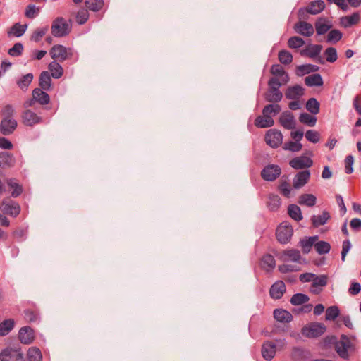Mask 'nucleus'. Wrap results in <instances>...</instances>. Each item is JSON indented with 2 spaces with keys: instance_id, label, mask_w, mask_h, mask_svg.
<instances>
[{
  "instance_id": "obj_3",
  "label": "nucleus",
  "mask_w": 361,
  "mask_h": 361,
  "mask_svg": "<svg viewBox=\"0 0 361 361\" xmlns=\"http://www.w3.org/2000/svg\"><path fill=\"white\" fill-rule=\"evenodd\" d=\"M293 234V227L288 221L282 222L276 231L277 240L281 244L288 243L290 240Z\"/></svg>"
},
{
  "instance_id": "obj_36",
  "label": "nucleus",
  "mask_w": 361,
  "mask_h": 361,
  "mask_svg": "<svg viewBox=\"0 0 361 361\" xmlns=\"http://www.w3.org/2000/svg\"><path fill=\"white\" fill-rule=\"evenodd\" d=\"M350 347L346 342L343 341H340L335 346V350L338 353V355L344 360H348L349 354L348 349Z\"/></svg>"
},
{
  "instance_id": "obj_45",
  "label": "nucleus",
  "mask_w": 361,
  "mask_h": 361,
  "mask_svg": "<svg viewBox=\"0 0 361 361\" xmlns=\"http://www.w3.org/2000/svg\"><path fill=\"white\" fill-rule=\"evenodd\" d=\"M299 121L310 127H314L317 122V117L307 113H302L299 116Z\"/></svg>"
},
{
  "instance_id": "obj_21",
  "label": "nucleus",
  "mask_w": 361,
  "mask_h": 361,
  "mask_svg": "<svg viewBox=\"0 0 361 361\" xmlns=\"http://www.w3.org/2000/svg\"><path fill=\"white\" fill-rule=\"evenodd\" d=\"M260 267L266 272H271L276 267L274 257L270 254L264 255L261 259Z\"/></svg>"
},
{
  "instance_id": "obj_48",
  "label": "nucleus",
  "mask_w": 361,
  "mask_h": 361,
  "mask_svg": "<svg viewBox=\"0 0 361 361\" xmlns=\"http://www.w3.org/2000/svg\"><path fill=\"white\" fill-rule=\"evenodd\" d=\"M279 61L284 65H288L293 61V55L286 49H283L278 54Z\"/></svg>"
},
{
  "instance_id": "obj_42",
  "label": "nucleus",
  "mask_w": 361,
  "mask_h": 361,
  "mask_svg": "<svg viewBox=\"0 0 361 361\" xmlns=\"http://www.w3.org/2000/svg\"><path fill=\"white\" fill-rule=\"evenodd\" d=\"M309 296L304 293H295L290 298V303L293 305H300L309 301Z\"/></svg>"
},
{
  "instance_id": "obj_25",
  "label": "nucleus",
  "mask_w": 361,
  "mask_h": 361,
  "mask_svg": "<svg viewBox=\"0 0 361 361\" xmlns=\"http://www.w3.org/2000/svg\"><path fill=\"white\" fill-rule=\"evenodd\" d=\"M27 28V25H22L20 23H16L11 27L8 30L7 35L8 37H20L24 35Z\"/></svg>"
},
{
  "instance_id": "obj_19",
  "label": "nucleus",
  "mask_w": 361,
  "mask_h": 361,
  "mask_svg": "<svg viewBox=\"0 0 361 361\" xmlns=\"http://www.w3.org/2000/svg\"><path fill=\"white\" fill-rule=\"evenodd\" d=\"M16 164V159L12 153L8 152H0V168L11 169Z\"/></svg>"
},
{
  "instance_id": "obj_28",
  "label": "nucleus",
  "mask_w": 361,
  "mask_h": 361,
  "mask_svg": "<svg viewBox=\"0 0 361 361\" xmlns=\"http://www.w3.org/2000/svg\"><path fill=\"white\" fill-rule=\"evenodd\" d=\"M317 34L319 35H324L332 27L331 24L327 23L326 18H319L314 23Z\"/></svg>"
},
{
  "instance_id": "obj_17",
  "label": "nucleus",
  "mask_w": 361,
  "mask_h": 361,
  "mask_svg": "<svg viewBox=\"0 0 361 361\" xmlns=\"http://www.w3.org/2000/svg\"><path fill=\"white\" fill-rule=\"evenodd\" d=\"M276 345L272 341H266L262 346V355L267 361L271 360L276 354Z\"/></svg>"
},
{
  "instance_id": "obj_7",
  "label": "nucleus",
  "mask_w": 361,
  "mask_h": 361,
  "mask_svg": "<svg viewBox=\"0 0 361 361\" xmlns=\"http://www.w3.org/2000/svg\"><path fill=\"white\" fill-rule=\"evenodd\" d=\"M264 140L268 145L272 148H277L282 143L283 135L281 131L270 129L267 132Z\"/></svg>"
},
{
  "instance_id": "obj_24",
  "label": "nucleus",
  "mask_w": 361,
  "mask_h": 361,
  "mask_svg": "<svg viewBox=\"0 0 361 361\" xmlns=\"http://www.w3.org/2000/svg\"><path fill=\"white\" fill-rule=\"evenodd\" d=\"M331 218L329 213L324 210L322 214L313 215L311 217V221L314 228H318L326 224L328 220Z\"/></svg>"
},
{
  "instance_id": "obj_4",
  "label": "nucleus",
  "mask_w": 361,
  "mask_h": 361,
  "mask_svg": "<svg viewBox=\"0 0 361 361\" xmlns=\"http://www.w3.org/2000/svg\"><path fill=\"white\" fill-rule=\"evenodd\" d=\"M326 331V326L322 323L313 322L308 326L302 327V334L307 338H317L322 336Z\"/></svg>"
},
{
  "instance_id": "obj_54",
  "label": "nucleus",
  "mask_w": 361,
  "mask_h": 361,
  "mask_svg": "<svg viewBox=\"0 0 361 361\" xmlns=\"http://www.w3.org/2000/svg\"><path fill=\"white\" fill-rule=\"evenodd\" d=\"M304 44H305L304 39L298 36L291 37L288 40V46L289 48H291V49L300 48L302 45H304Z\"/></svg>"
},
{
  "instance_id": "obj_59",
  "label": "nucleus",
  "mask_w": 361,
  "mask_h": 361,
  "mask_svg": "<svg viewBox=\"0 0 361 361\" xmlns=\"http://www.w3.org/2000/svg\"><path fill=\"white\" fill-rule=\"evenodd\" d=\"M23 51V45L20 42L14 44L13 47L9 49L8 53L11 56H19L22 54Z\"/></svg>"
},
{
  "instance_id": "obj_1",
  "label": "nucleus",
  "mask_w": 361,
  "mask_h": 361,
  "mask_svg": "<svg viewBox=\"0 0 361 361\" xmlns=\"http://www.w3.org/2000/svg\"><path fill=\"white\" fill-rule=\"evenodd\" d=\"M51 30L54 37H62L70 33L71 25L63 17H58L53 21Z\"/></svg>"
},
{
  "instance_id": "obj_47",
  "label": "nucleus",
  "mask_w": 361,
  "mask_h": 361,
  "mask_svg": "<svg viewBox=\"0 0 361 361\" xmlns=\"http://www.w3.org/2000/svg\"><path fill=\"white\" fill-rule=\"evenodd\" d=\"M0 114L2 118H14L15 109L11 104H6L1 108Z\"/></svg>"
},
{
  "instance_id": "obj_40",
  "label": "nucleus",
  "mask_w": 361,
  "mask_h": 361,
  "mask_svg": "<svg viewBox=\"0 0 361 361\" xmlns=\"http://www.w3.org/2000/svg\"><path fill=\"white\" fill-rule=\"evenodd\" d=\"M288 214L294 220L299 221L302 219L300 208L294 204L288 207Z\"/></svg>"
},
{
  "instance_id": "obj_34",
  "label": "nucleus",
  "mask_w": 361,
  "mask_h": 361,
  "mask_svg": "<svg viewBox=\"0 0 361 361\" xmlns=\"http://www.w3.org/2000/svg\"><path fill=\"white\" fill-rule=\"evenodd\" d=\"M360 19V14L357 12H355L350 16L342 17L341 19V23L343 27H348L358 23Z\"/></svg>"
},
{
  "instance_id": "obj_39",
  "label": "nucleus",
  "mask_w": 361,
  "mask_h": 361,
  "mask_svg": "<svg viewBox=\"0 0 361 361\" xmlns=\"http://www.w3.org/2000/svg\"><path fill=\"white\" fill-rule=\"evenodd\" d=\"M317 202V197L312 194H302L300 196L298 203L301 205L313 207Z\"/></svg>"
},
{
  "instance_id": "obj_8",
  "label": "nucleus",
  "mask_w": 361,
  "mask_h": 361,
  "mask_svg": "<svg viewBox=\"0 0 361 361\" xmlns=\"http://www.w3.org/2000/svg\"><path fill=\"white\" fill-rule=\"evenodd\" d=\"M322 49V46L320 44H311L305 49L301 50V56H308L312 59H316V61L320 63L324 64V61L319 56L320 52Z\"/></svg>"
},
{
  "instance_id": "obj_31",
  "label": "nucleus",
  "mask_w": 361,
  "mask_h": 361,
  "mask_svg": "<svg viewBox=\"0 0 361 361\" xmlns=\"http://www.w3.org/2000/svg\"><path fill=\"white\" fill-rule=\"evenodd\" d=\"M6 182V184L8 185V186L10 188L13 189V191L11 192V196L13 197H17L23 193V187L21 185H20L18 183V182L17 181V180L16 178H7Z\"/></svg>"
},
{
  "instance_id": "obj_15",
  "label": "nucleus",
  "mask_w": 361,
  "mask_h": 361,
  "mask_svg": "<svg viewBox=\"0 0 361 361\" xmlns=\"http://www.w3.org/2000/svg\"><path fill=\"white\" fill-rule=\"evenodd\" d=\"M18 338L23 344L29 345L32 343L35 339L33 329L27 326L22 327L18 332Z\"/></svg>"
},
{
  "instance_id": "obj_49",
  "label": "nucleus",
  "mask_w": 361,
  "mask_h": 361,
  "mask_svg": "<svg viewBox=\"0 0 361 361\" xmlns=\"http://www.w3.org/2000/svg\"><path fill=\"white\" fill-rule=\"evenodd\" d=\"M316 251L319 255L327 254L331 250V245L329 243L321 240L314 244Z\"/></svg>"
},
{
  "instance_id": "obj_37",
  "label": "nucleus",
  "mask_w": 361,
  "mask_h": 361,
  "mask_svg": "<svg viewBox=\"0 0 361 361\" xmlns=\"http://www.w3.org/2000/svg\"><path fill=\"white\" fill-rule=\"evenodd\" d=\"M15 322L13 319H5L0 323V336L8 335L14 328Z\"/></svg>"
},
{
  "instance_id": "obj_5",
  "label": "nucleus",
  "mask_w": 361,
  "mask_h": 361,
  "mask_svg": "<svg viewBox=\"0 0 361 361\" xmlns=\"http://www.w3.org/2000/svg\"><path fill=\"white\" fill-rule=\"evenodd\" d=\"M0 209L4 214L13 217H16L20 212L19 204L11 200H4Z\"/></svg>"
},
{
  "instance_id": "obj_6",
  "label": "nucleus",
  "mask_w": 361,
  "mask_h": 361,
  "mask_svg": "<svg viewBox=\"0 0 361 361\" xmlns=\"http://www.w3.org/2000/svg\"><path fill=\"white\" fill-rule=\"evenodd\" d=\"M281 173V169L279 165L268 164L261 171L262 178L267 181L276 180Z\"/></svg>"
},
{
  "instance_id": "obj_52",
  "label": "nucleus",
  "mask_w": 361,
  "mask_h": 361,
  "mask_svg": "<svg viewBox=\"0 0 361 361\" xmlns=\"http://www.w3.org/2000/svg\"><path fill=\"white\" fill-rule=\"evenodd\" d=\"M342 37L343 33L339 30L334 29L328 33L326 41L335 44L340 41Z\"/></svg>"
},
{
  "instance_id": "obj_43",
  "label": "nucleus",
  "mask_w": 361,
  "mask_h": 361,
  "mask_svg": "<svg viewBox=\"0 0 361 361\" xmlns=\"http://www.w3.org/2000/svg\"><path fill=\"white\" fill-rule=\"evenodd\" d=\"M320 104L317 99L310 98L306 103V109L312 114H317L319 112Z\"/></svg>"
},
{
  "instance_id": "obj_58",
  "label": "nucleus",
  "mask_w": 361,
  "mask_h": 361,
  "mask_svg": "<svg viewBox=\"0 0 361 361\" xmlns=\"http://www.w3.org/2000/svg\"><path fill=\"white\" fill-rule=\"evenodd\" d=\"M75 18H76V21H77L78 24H79V25L85 24L89 18V13H88L87 10L85 9V8L80 9L78 11Z\"/></svg>"
},
{
  "instance_id": "obj_55",
  "label": "nucleus",
  "mask_w": 361,
  "mask_h": 361,
  "mask_svg": "<svg viewBox=\"0 0 361 361\" xmlns=\"http://www.w3.org/2000/svg\"><path fill=\"white\" fill-rule=\"evenodd\" d=\"M324 54L326 56V60L329 63H334L338 59L337 51L334 47H329L326 49Z\"/></svg>"
},
{
  "instance_id": "obj_26",
  "label": "nucleus",
  "mask_w": 361,
  "mask_h": 361,
  "mask_svg": "<svg viewBox=\"0 0 361 361\" xmlns=\"http://www.w3.org/2000/svg\"><path fill=\"white\" fill-rule=\"evenodd\" d=\"M32 97L37 102L42 105L48 104L50 102L49 95L43 90L35 88L32 90Z\"/></svg>"
},
{
  "instance_id": "obj_46",
  "label": "nucleus",
  "mask_w": 361,
  "mask_h": 361,
  "mask_svg": "<svg viewBox=\"0 0 361 361\" xmlns=\"http://www.w3.org/2000/svg\"><path fill=\"white\" fill-rule=\"evenodd\" d=\"M85 6L94 12L100 11L104 6L103 0H85Z\"/></svg>"
},
{
  "instance_id": "obj_16",
  "label": "nucleus",
  "mask_w": 361,
  "mask_h": 361,
  "mask_svg": "<svg viewBox=\"0 0 361 361\" xmlns=\"http://www.w3.org/2000/svg\"><path fill=\"white\" fill-rule=\"evenodd\" d=\"M310 171L304 170L298 172L293 178V185L295 189H300L303 187L310 178Z\"/></svg>"
},
{
  "instance_id": "obj_10",
  "label": "nucleus",
  "mask_w": 361,
  "mask_h": 361,
  "mask_svg": "<svg viewBox=\"0 0 361 361\" xmlns=\"http://www.w3.org/2000/svg\"><path fill=\"white\" fill-rule=\"evenodd\" d=\"M18 126V122L15 118H2L0 122V133L5 136L14 133Z\"/></svg>"
},
{
  "instance_id": "obj_51",
  "label": "nucleus",
  "mask_w": 361,
  "mask_h": 361,
  "mask_svg": "<svg viewBox=\"0 0 361 361\" xmlns=\"http://www.w3.org/2000/svg\"><path fill=\"white\" fill-rule=\"evenodd\" d=\"M27 359L29 361H42V355L39 348H32L27 352Z\"/></svg>"
},
{
  "instance_id": "obj_62",
  "label": "nucleus",
  "mask_w": 361,
  "mask_h": 361,
  "mask_svg": "<svg viewBox=\"0 0 361 361\" xmlns=\"http://www.w3.org/2000/svg\"><path fill=\"white\" fill-rule=\"evenodd\" d=\"M305 137L308 141L312 143H317L319 140V134L314 130H308L305 133Z\"/></svg>"
},
{
  "instance_id": "obj_38",
  "label": "nucleus",
  "mask_w": 361,
  "mask_h": 361,
  "mask_svg": "<svg viewBox=\"0 0 361 361\" xmlns=\"http://www.w3.org/2000/svg\"><path fill=\"white\" fill-rule=\"evenodd\" d=\"M318 239L317 235L308 237L300 240V245L302 250L304 254H307L310 251L312 247L314 244L315 241Z\"/></svg>"
},
{
  "instance_id": "obj_9",
  "label": "nucleus",
  "mask_w": 361,
  "mask_h": 361,
  "mask_svg": "<svg viewBox=\"0 0 361 361\" xmlns=\"http://www.w3.org/2000/svg\"><path fill=\"white\" fill-rule=\"evenodd\" d=\"M52 59L58 60L59 62H63L69 58L66 47L61 44L54 45L49 51ZM70 56L72 55L69 54Z\"/></svg>"
},
{
  "instance_id": "obj_18",
  "label": "nucleus",
  "mask_w": 361,
  "mask_h": 361,
  "mask_svg": "<svg viewBox=\"0 0 361 361\" xmlns=\"http://www.w3.org/2000/svg\"><path fill=\"white\" fill-rule=\"evenodd\" d=\"M286 286L283 281L279 280L271 286L269 294L271 298L274 299H281L286 292Z\"/></svg>"
},
{
  "instance_id": "obj_60",
  "label": "nucleus",
  "mask_w": 361,
  "mask_h": 361,
  "mask_svg": "<svg viewBox=\"0 0 361 361\" xmlns=\"http://www.w3.org/2000/svg\"><path fill=\"white\" fill-rule=\"evenodd\" d=\"M283 98V94L277 93H269L266 92L264 94V99L267 102L270 103H278L281 101Z\"/></svg>"
},
{
  "instance_id": "obj_30",
  "label": "nucleus",
  "mask_w": 361,
  "mask_h": 361,
  "mask_svg": "<svg viewBox=\"0 0 361 361\" xmlns=\"http://www.w3.org/2000/svg\"><path fill=\"white\" fill-rule=\"evenodd\" d=\"M270 73L275 76L283 77L282 82L286 84L289 80V76L288 73H286L283 68V66L280 64H274L271 66L270 69Z\"/></svg>"
},
{
  "instance_id": "obj_33",
  "label": "nucleus",
  "mask_w": 361,
  "mask_h": 361,
  "mask_svg": "<svg viewBox=\"0 0 361 361\" xmlns=\"http://www.w3.org/2000/svg\"><path fill=\"white\" fill-rule=\"evenodd\" d=\"M323 83L322 77L319 73L312 74L305 78V84L308 87H320Z\"/></svg>"
},
{
  "instance_id": "obj_50",
  "label": "nucleus",
  "mask_w": 361,
  "mask_h": 361,
  "mask_svg": "<svg viewBox=\"0 0 361 361\" xmlns=\"http://www.w3.org/2000/svg\"><path fill=\"white\" fill-rule=\"evenodd\" d=\"M339 314L340 310L337 306H331L326 310V320L334 321L338 317Z\"/></svg>"
},
{
  "instance_id": "obj_29",
  "label": "nucleus",
  "mask_w": 361,
  "mask_h": 361,
  "mask_svg": "<svg viewBox=\"0 0 361 361\" xmlns=\"http://www.w3.org/2000/svg\"><path fill=\"white\" fill-rule=\"evenodd\" d=\"M319 70V67L314 64H303L297 66L296 75L298 76H302L310 73H316Z\"/></svg>"
},
{
  "instance_id": "obj_35",
  "label": "nucleus",
  "mask_w": 361,
  "mask_h": 361,
  "mask_svg": "<svg viewBox=\"0 0 361 361\" xmlns=\"http://www.w3.org/2000/svg\"><path fill=\"white\" fill-rule=\"evenodd\" d=\"M48 68L51 72V75L55 79H59L63 75V67L56 61L51 62Z\"/></svg>"
},
{
  "instance_id": "obj_2",
  "label": "nucleus",
  "mask_w": 361,
  "mask_h": 361,
  "mask_svg": "<svg viewBox=\"0 0 361 361\" xmlns=\"http://www.w3.org/2000/svg\"><path fill=\"white\" fill-rule=\"evenodd\" d=\"M325 8V3L323 0L311 1L307 7L300 8L298 10V16L300 20L306 19V13L317 15Z\"/></svg>"
},
{
  "instance_id": "obj_53",
  "label": "nucleus",
  "mask_w": 361,
  "mask_h": 361,
  "mask_svg": "<svg viewBox=\"0 0 361 361\" xmlns=\"http://www.w3.org/2000/svg\"><path fill=\"white\" fill-rule=\"evenodd\" d=\"M302 145L300 142L288 141L284 143L283 146V149L285 150H288L292 152H297L302 149Z\"/></svg>"
},
{
  "instance_id": "obj_11",
  "label": "nucleus",
  "mask_w": 361,
  "mask_h": 361,
  "mask_svg": "<svg viewBox=\"0 0 361 361\" xmlns=\"http://www.w3.org/2000/svg\"><path fill=\"white\" fill-rule=\"evenodd\" d=\"M313 161L305 155L295 157L289 161V165L295 169H307L312 166Z\"/></svg>"
},
{
  "instance_id": "obj_32",
  "label": "nucleus",
  "mask_w": 361,
  "mask_h": 361,
  "mask_svg": "<svg viewBox=\"0 0 361 361\" xmlns=\"http://www.w3.org/2000/svg\"><path fill=\"white\" fill-rule=\"evenodd\" d=\"M254 124L259 128H266L273 126L274 121L271 117H264L262 114V116H258L255 118Z\"/></svg>"
},
{
  "instance_id": "obj_14",
  "label": "nucleus",
  "mask_w": 361,
  "mask_h": 361,
  "mask_svg": "<svg viewBox=\"0 0 361 361\" xmlns=\"http://www.w3.org/2000/svg\"><path fill=\"white\" fill-rule=\"evenodd\" d=\"M294 30L298 33L305 37H310L314 34L313 26L303 20H299L294 25Z\"/></svg>"
},
{
  "instance_id": "obj_64",
  "label": "nucleus",
  "mask_w": 361,
  "mask_h": 361,
  "mask_svg": "<svg viewBox=\"0 0 361 361\" xmlns=\"http://www.w3.org/2000/svg\"><path fill=\"white\" fill-rule=\"evenodd\" d=\"M25 319L30 323L35 322L37 319V313L31 310H25L24 311Z\"/></svg>"
},
{
  "instance_id": "obj_63",
  "label": "nucleus",
  "mask_w": 361,
  "mask_h": 361,
  "mask_svg": "<svg viewBox=\"0 0 361 361\" xmlns=\"http://www.w3.org/2000/svg\"><path fill=\"white\" fill-rule=\"evenodd\" d=\"M354 163L353 156L348 155L345 159V172L347 174H350L353 172V165Z\"/></svg>"
},
{
  "instance_id": "obj_23",
  "label": "nucleus",
  "mask_w": 361,
  "mask_h": 361,
  "mask_svg": "<svg viewBox=\"0 0 361 361\" xmlns=\"http://www.w3.org/2000/svg\"><path fill=\"white\" fill-rule=\"evenodd\" d=\"M274 317L281 323H289L293 320V315L288 311L283 309L274 310Z\"/></svg>"
},
{
  "instance_id": "obj_13",
  "label": "nucleus",
  "mask_w": 361,
  "mask_h": 361,
  "mask_svg": "<svg viewBox=\"0 0 361 361\" xmlns=\"http://www.w3.org/2000/svg\"><path fill=\"white\" fill-rule=\"evenodd\" d=\"M21 117L23 123L27 126H33L34 125L40 123L42 121V117L29 109L24 111L22 113Z\"/></svg>"
},
{
  "instance_id": "obj_56",
  "label": "nucleus",
  "mask_w": 361,
  "mask_h": 361,
  "mask_svg": "<svg viewBox=\"0 0 361 361\" xmlns=\"http://www.w3.org/2000/svg\"><path fill=\"white\" fill-rule=\"evenodd\" d=\"M49 30V26L47 25L42 28H38L34 31V32L32 35L31 39L38 42H39L42 38L46 35L47 32Z\"/></svg>"
},
{
  "instance_id": "obj_20",
  "label": "nucleus",
  "mask_w": 361,
  "mask_h": 361,
  "mask_svg": "<svg viewBox=\"0 0 361 361\" xmlns=\"http://www.w3.org/2000/svg\"><path fill=\"white\" fill-rule=\"evenodd\" d=\"M305 89L300 85L288 87L285 92V97L288 99H299L303 96Z\"/></svg>"
},
{
  "instance_id": "obj_44",
  "label": "nucleus",
  "mask_w": 361,
  "mask_h": 361,
  "mask_svg": "<svg viewBox=\"0 0 361 361\" xmlns=\"http://www.w3.org/2000/svg\"><path fill=\"white\" fill-rule=\"evenodd\" d=\"M267 205L270 210L276 211L281 205V198L277 195L271 194L269 195Z\"/></svg>"
},
{
  "instance_id": "obj_61",
  "label": "nucleus",
  "mask_w": 361,
  "mask_h": 361,
  "mask_svg": "<svg viewBox=\"0 0 361 361\" xmlns=\"http://www.w3.org/2000/svg\"><path fill=\"white\" fill-rule=\"evenodd\" d=\"M39 8H37L34 4H29L25 9V16L28 18H34L38 14Z\"/></svg>"
},
{
  "instance_id": "obj_12",
  "label": "nucleus",
  "mask_w": 361,
  "mask_h": 361,
  "mask_svg": "<svg viewBox=\"0 0 361 361\" xmlns=\"http://www.w3.org/2000/svg\"><path fill=\"white\" fill-rule=\"evenodd\" d=\"M280 124L286 129L293 130L296 127V121L290 111H283L279 117Z\"/></svg>"
},
{
  "instance_id": "obj_57",
  "label": "nucleus",
  "mask_w": 361,
  "mask_h": 361,
  "mask_svg": "<svg viewBox=\"0 0 361 361\" xmlns=\"http://www.w3.org/2000/svg\"><path fill=\"white\" fill-rule=\"evenodd\" d=\"M328 281V276L325 274L317 276L315 274V276L313 278V282L312 286L313 287H318V286H325L327 284Z\"/></svg>"
},
{
  "instance_id": "obj_22",
  "label": "nucleus",
  "mask_w": 361,
  "mask_h": 361,
  "mask_svg": "<svg viewBox=\"0 0 361 361\" xmlns=\"http://www.w3.org/2000/svg\"><path fill=\"white\" fill-rule=\"evenodd\" d=\"M281 258L284 262H287L290 259L293 262H298L300 264H302L300 262L302 259L300 252L295 249L283 250Z\"/></svg>"
},
{
  "instance_id": "obj_41",
  "label": "nucleus",
  "mask_w": 361,
  "mask_h": 361,
  "mask_svg": "<svg viewBox=\"0 0 361 361\" xmlns=\"http://www.w3.org/2000/svg\"><path fill=\"white\" fill-rule=\"evenodd\" d=\"M33 80V74L31 73L23 75L17 80V85L22 90H27L29 85Z\"/></svg>"
},
{
  "instance_id": "obj_27",
  "label": "nucleus",
  "mask_w": 361,
  "mask_h": 361,
  "mask_svg": "<svg viewBox=\"0 0 361 361\" xmlns=\"http://www.w3.org/2000/svg\"><path fill=\"white\" fill-rule=\"evenodd\" d=\"M39 89L49 91L51 88V78L48 71H44L40 73L39 78Z\"/></svg>"
}]
</instances>
